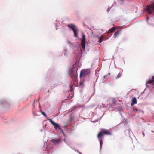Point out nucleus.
<instances>
[{
    "mask_svg": "<svg viewBox=\"0 0 154 154\" xmlns=\"http://www.w3.org/2000/svg\"><path fill=\"white\" fill-rule=\"evenodd\" d=\"M54 126V128L55 129H57V128H59L60 129H61L60 127V126Z\"/></svg>",
    "mask_w": 154,
    "mask_h": 154,
    "instance_id": "2eb2a0df",
    "label": "nucleus"
},
{
    "mask_svg": "<svg viewBox=\"0 0 154 154\" xmlns=\"http://www.w3.org/2000/svg\"><path fill=\"white\" fill-rule=\"evenodd\" d=\"M48 120L53 125H58L57 124L54 122L51 119H48Z\"/></svg>",
    "mask_w": 154,
    "mask_h": 154,
    "instance_id": "9d476101",
    "label": "nucleus"
},
{
    "mask_svg": "<svg viewBox=\"0 0 154 154\" xmlns=\"http://www.w3.org/2000/svg\"><path fill=\"white\" fill-rule=\"evenodd\" d=\"M103 134H107L109 135H112L111 132H109L108 130L106 129H101V131L97 135V138L100 139V148L102 147L103 144L102 139L103 138Z\"/></svg>",
    "mask_w": 154,
    "mask_h": 154,
    "instance_id": "f257e3e1",
    "label": "nucleus"
},
{
    "mask_svg": "<svg viewBox=\"0 0 154 154\" xmlns=\"http://www.w3.org/2000/svg\"><path fill=\"white\" fill-rule=\"evenodd\" d=\"M147 84H153L154 85V76H153L151 80H149L146 82Z\"/></svg>",
    "mask_w": 154,
    "mask_h": 154,
    "instance_id": "39448f33",
    "label": "nucleus"
},
{
    "mask_svg": "<svg viewBox=\"0 0 154 154\" xmlns=\"http://www.w3.org/2000/svg\"><path fill=\"white\" fill-rule=\"evenodd\" d=\"M51 141L54 144H56L59 143L60 141V139H53Z\"/></svg>",
    "mask_w": 154,
    "mask_h": 154,
    "instance_id": "423d86ee",
    "label": "nucleus"
},
{
    "mask_svg": "<svg viewBox=\"0 0 154 154\" xmlns=\"http://www.w3.org/2000/svg\"><path fill=\"white\" fill-rule=\"evenodd\" d=\"M103 40V36H102L99 38V42L100 43H101Z\"/></svg>",
    "mask_w": 154,
    "mask_h": 154,
    "instance_id": "ddd939ff",
    "label": "nucleus"
},
{
    "mask_svg": "<svg viewBox=\"0 0 154 154\" xmlns=\"http://www.w3.org/2000/svg\"><path fill=\"white\" fill-rule=\"evenodd\" d=\"M40 112H41L42 114L44 115L45 117H47L46 114L43 112L41 110H40Z\"/></svg>",
    "mask_w": 154,
    "mask_h": 154,
    "instance_id": "4468645a",
    "label": "nucleus"
},
{
    "mask_svg": "<svg viewBox=\"0 0 154 154\" xmlns=\"http://www.w3.org/2000/svg\"><path fill=\"white\" fill-rule=\"evenodd\" d=\"M72 74L73 75V77L74 79H76L77 76V71H73L72 70Z\"/></svg>",
    "mask_w": 154,
    "mask_h": 154,
    "instance_id": "1a4fd4ad",
    "label": "nucleus"
},
{
    "mask_svg": "<svg viewBox=\"0 0 154 154\" xmlns=\"http://www.w3.org/2000/svg\"><path fill=\"white\" fill-rule=\"evenodd\" d=\"M116 29V28L115 27H113L110 29L108 32V33H111L114 32Z\"/></svg>",
    "mask_w": 154,
    "mask_h": 154,
    "instance_id": "9b49d317",
    "label": "nucleus"
},
{
    "mask_svg": "<svg viewBox=\"0 0 154 154\" xmlns=\"http://www.w3.org/2000/svg\"><path fill=\"white\" fill-rule=\"evenodd\" d=\"M67 26L69 28H70L72 31L73 30L77 28L75 25L73 24H69Z\"/></svg>",
    "mask_w": 154,
    "mask_h": 154,
    "instance_id": "20e7f679",
    "label": "nucleus"
},
{
    "mask_svg": "<svg viewBox=\"0 0 154 154\" xmlns=\"http://www.w3.org/2000/svg\"><path fill=\"white\" fill-rule=\"evenodd\" d=\"M90 73V71L89 69H83L80 72V77H84L88 75Z\"/></svg>",
    "mask_w": 154,
    "mask_h": 154,
    "instance_id": "f03ea898",
    "label": "nucleus"
},
{
    "mask_svg": "<svg viewBox=\"0 0 154 154\" xmlns=\"http://www.w3.org/2000/svg\"><path fill=\"white\" fill-rule=\"evenodd\" d=\"M85 36L84 34H82V40L81 41V45L82 48L84 49H85Z\"/></svg>",
    "mask_w": 154,
    "mask_h": 154,
    "instance_id": "7ed1b4c3",
    "label": "nucleus"
},
{
    "mask_svg": "<svg viewBox=\"0 0 154 154\" xmlns=\"http://www.w3.org/2000/svg\"><path fill=\"white\" fill-rule=\"evenodd\" d=\"M78 29L77 28L73 30V31L74 33V36L75 37H77L78 36Z\"/></svg>",
    "mask_w": 154,
    "mask_h": 154,
    "instance_id": "0eeeda50",
    "label": "nucleus"
},
{
    "mask_svg": "<svg viewBox=\"0 0 154 154\" xmlns=\"http://www.w3.org/2000/svg\"><path fill=\"white\" fill-rule=\"evenodd\" d=\"M119 33V31H118L114 33V35L115 36H117L118 35Z\"/></svg>",
    "mask_w": 154,
    "mask_h": 154,
    "instance_id": "dca6fc26",
    "label": "nucleus"
},
{
    "mask_svg": "<svg viewBox=\"0 0 154 154\" xmlns=\"http://www.w3.org/2000/svg\"><path fill=\"white\" fill-rule=\"evenodd\" d=\"M137 103V99L136 98L134 97L132 99V102L131 103V105L132 106L133 104H135Z\"/></svg>",
    "mask_w": 154,
    "mask_h": 154,
    "instance_id": "6e6552de",
    "label": "nucleus"
},
{
    "mask_svg": "<svg viewBox=\"0 0 154 154\" xmlns=\"http://www.w3.org/2000/svg\"><path fill=\"white\" fill-rule=\"evenodd\" d=\"M67 126H68L66 125V126H65V127H67Z\"/></svg>",
    "mask_w": 154,
    "mask_h": 154,
    "instance_id": "f3484780",
    "label": "nucleus"
},
{
    "mask_svg": "<svg viewBox=\"0 0 154 154\" xmlns=\"http://www.w3.org/2000/svg\"><path fill=\"white\" fill-rule=\"evenodd\" d=\"M122 75V73L121 72H120L119 73L118 75H117V76L116 77V79H117L120 77Z\"/></svg>",
    "mask_w": 154,
    "mask_h": 154,
    "instance_id": "f8f14e48",
    "label": "nucleus"
}]
</instances>
